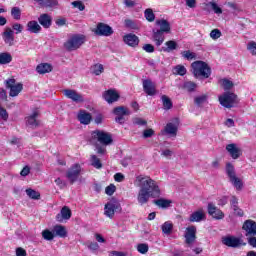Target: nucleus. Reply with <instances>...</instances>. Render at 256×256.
I'll list each match as a JSON object with an SVG mask.
<instances>
[{"mask_svg":"<svg viewBox=\"0 0 256 256\" xmlns=\"http://www.w3.org/2000/svg\"><path fill=\"white\" fill-rule=\"evenodd\" d=\"M121 211H123L121 203H119V200L115 198H112L104 206V215L109 219H113V217H115V213H121Z\"/></svg>","mask_w":256,"mask_h":256,"instance_id":"obj_6","label":"nucleus"},{"mask_svg":"<svg viewBox=\"0 0 256 256\" xmlns=\"http://www.w3.org/2000/svg\"><path fill=\"white\" fill-rule=\"evenodd\" d=\"M42 237L45 241H53L55 239V232H51L49 229H45L42 231Z\"/></svg>","mask_w":256,"mask_h":256,"instance_id":"obj_43","label":"nucleus"},{"mask_svg":"<svg viewBox=\"0 0 256 256\" xmlns=\"http://www.w3.org/2000/svg\"><path fill=\"white\" fill-rule=\"evenodd\" d=\"M38 22L44 29H49L51 27V24L53 23V20L51 19V16L49 14H41L38 18Z\"/></svg>","mask_w":256,"mask_h":256,"instance_id":"obj_26","label":"nucleus"},{"mask_svg":"<svg viewBox=\"0 0 256 256\" xmlns=\"http://www.w3.org/2000/svg\"><path fill=\"white\" fill-rule=\"evenodd\" d=\"M77 119L80 121L81 125H89L93 119V116H91V113L87 112L86 110H80L78 112Z\"/></svg>","mask_w":256,"mask_h":256,"instance_id":"obj_22","label":"nucleus"},{"mask_svg":"<svg viewBox=\"0 0 256 256\" xmlns=\"http://www.w3.org/2000/svg\"><path fill=\"white\" fill-rule=\"evenodd\" d=\"M79 175H81V165L79 164L72 165L66 172V177L71 185L79 179Z\"/></svg>","mask_w":256,"mask_h":256,"instance_id":"obj_12","label":"nucleus"},{"mask_svg":"<svg viewBox=\"0 0 256 256\" xmlns=\"http://www.w3.org/2000/svg\"><path fill=\"white\" fill-rule=\"evenodd\" d=\"M2 38L5 45H8V47L15 45V31H13L12 28L6 27L2 33Z\"/></svg>","mask_w":256,"mask_h":256,"instance_id":"obj_16","label":"nucleus"},{"mask_svg":"<svg viewBox=\"0 0 256 256\" xmlns=\"http://www.w3.org/2000/svg\"><path fill=\"white\" fill-rule=\"evenodd\" d=\"M0 117L3 119V121H7L9 119V113H7V110L0 106Z\"/></svg>","mask_w":256,"mask_h":256,"instance_id":"obj_58","label":"nucleus"},{"mask_svg":"<svg viewBox=\"0 0 256 256\" xmlns=\"http://www.w3.org/2000/svg\"><path fill=\"white\" fill-rule=\"evenodd\" d=\"M153 135H155V130H153L152 128H148L143 131L144 139H149V137H153Z\"/></svg>","mask_w":256,"mask_h":256,"instance_id":"obj_54","label":"nucleus"},{"mask_svg":"<svg viewBox=\"0 0 256 256\" xmlns=\"http://www.w3.org/2000/svg\"><path fill=\"white\" fill-rule=\"evenodd\" d=\"M184 238V243L188 245V247H191V245L197 241V226H188L185 230Z\"/></svg>","mask_w":256,"mask_h":256,"instance_id":"obj_10","label":"nucleus"},{"mask_svg":"<svg viewBox=\"0 0 256 256\" xmlns=\"http://www.w3.org/2000/svg\"><path fill=\"white\" fill-rule=\"evenodd\" d=\"M191 67L196 79H209L211 77V66L207 62L197 60L191 64Z\"/></svg>","mask_w":256,"mask_h":256,"instance_id":"obj_2","label":"nucleus"},{"mask_svg":"<svg viewBox=\"0 0 256 256\" xmlns=\"http://www.w3.org/2000/svg\"><path fill=\"white\" fill-rule=\"evenodd\" d=\"M95 35L99 37H111L113 35V28L103 22H99L94 29Z\"/></svg>","mask_w":256,"mask_h":256,"instance_id":"obj_11","label":"nucleus"},{"mask_svg":"<svg viewBox=\"0 0 256 256\" xmlns=\"http://www.w3.org/2000/svg\"><path fill=\"white\" fill-rule=\"evenodd\" d=\"M161 100L164 109H166L167 111H169V109H173V102L171 101V98H169L167 95H162Z\"/></svg>","mask_w":256,"mask_h":256,"instance_id":"obj_40","label":"nucleus"},{"mask_svg":"<svg viewBox=\"0 0 256 256\" xmlns=\"http://www.w3.org/2000/svg\"><path fill=\"white\" fill-rule=\"evenodd\" d=\"M137 251L138 253H141V255H146V253H149V244L147 243L138 244Z\"/></svg>","mask_w":256,"mask_h":256,"instance_id":"obj_46","label":"nucleus"},{"mask_svg":"<svg viewBox=\"0 0 256 256\" xmlns=\"http://www.w3.org/2000/svg\"><path fill=\"white\" fill-rule=\"evenodd\" d=\"M90 161H91L92 167H94L95 169L103 168V163H101V159H99V157H97V155H92L90 157Z\"/></svg>","mask_w":256,"mask_h":256,"instance_id":"obj_39","label":"nucleus"},{"mask_svg":"<svg viewBox=\"0 0 256 256\" xmlns=\"http://www.w3.org/2000/svg\"><path fill=\"white\" fill-rule=\"evenodd\" d=\"M91 141H98L101 145H111L113 136L103 130H94L91 132Z\"/></svg>","mask_w":256,"mask_h":256,"instance_id":"obj_5","label":"nucleus"},{"mask_svg":"<svg viewBox=\"0 0 256 256\" xmlns=\"http://www.w3.org/2000/svg\"><path fill=\"white\" fill-rule=\"evenodd\" d=\"M133 123L134 125L143 126V125H147V120H144L142 118H134Z\"/></svg>","mask_w":256,"mask_h":256,"instance_id":"obj_60","label":"nucleus"},{"mask_svg":"<svg viewBox=\"0 0 256 256\" xmlns=\"http://www.w3.org/2000/svg\"><path fill=\"white\" fill-rule=\"evenodd\" d=\"M23 91V84L18 83L15 84L12 88H10V97H17Z\"/></svg>","mask_w":256,"mask_h":256,"instance_id":"obj_36","label":"nucleus"},{"mask_svg":"<svg viewBox=\"0 0 256 256\" xmlns=\"http://www.w3.org/2000/svg\"><path fill=\"white\" fill-rule=\"evenodd\" d=\"M171 203H173V201L165 198L154 200V204L161 209H169V207H171Z\"/></svg>","mask_w":256,"mask_h":256,"instance_id":"obj_32","label":"nucleus"},{"mask_svg":"<svg viewBox=\"0 0 256 256\" xmlns=\"http://www.w3.org/2000/svg\"><path fill=\"white\" fill-rule=\"evenodd\" d=\"M13 61V56L9 52L0 53V65H9Z\"/></svg>","mask_w":256,"mask_h":256,"instance_id":"obj_34","label":"nucleus"},{"mask_svg":"<svg viewBox=\"0 0 256 256\" xmlns=\"http://www.w3.org/2000/svg\"><path fill=\"white\" fill-rule=\"evenodd\" d=\"M165 46L166 47H162L160 51H163V53H171L178 49L179 44H177L175 40H169L165 42Z\"/></svg>","mask_w":256,"mask_h":256,"instance_id":"obj_27","label":"nucleus"},{"mask_svg":"<svg viewBox=\"0 0 256 256\" xmlns=\"http://www.w3.org/2000/svg\"><path fill=\"white\" fill-rule=\"evenodd\" d=\"M205 219V212H203V210H197L190 215L188 220L190 223H201V221H205Z\"/></svg>","mask_w":256,"mask_h":256,"instance_id":"obj_23","label":"nucleus"},{"mask_svg":"<svg viewBox=\"0 0 256 256\" xmlns=\"http://www.w3.org/2000/svg\"><path fill=\"white\" fill-rule=\"evenodd\" d=\"M220 105L226 109H231L235 107L237 103V95L233 92H225L223 95L218 97Z\"/></svg>","mask_w":256,"mask_h":256,"instance_id":"obj_8","label":"nucleus"},{"mask_svg":"<svg viewBox=\"0 0 256 256\" xmlns=\"http://www.w3.org/2000/svg\"><path fill=\"white\" fill-rule=\"evenodd\" d=\"M36 3H39L41 7H57L59 1L57 0H34Z\"/></svg>","mask_w":256,"mask_h":256,"instance_id":"obj_35","label":"nucleus"},{"mask_svg":"<svg viewBox=\"0 0 256 256\" xmlns=\"http://www.w3.org/2000/svg\"><path fill=\"white\" fill-rule=\"evenodd\" d=\"M113 115H116L115 122L119 123V125H123L125 123V117H129L131 115V111L129 108L125 106H118L112 110Z\"/></svg>","mask_w":256,"mask_h":256,"instance_id":"obj_9","label":"nucleus"},{"mask_svg":"<svg viewBox=\"0 0 256 256\" xmlns=\"http://www.w3.org/2000/svg\"><path fill=\"white\" fill-rule=\"evenodd\" d=\"M234 214L237 215V217H243L245 215V212H243V209L239 208V206H235L233 208Z\"/></svg>","mask_w":256,"mask_h":256,"instance_id":"obj_61","label":"nucleus"},{"mask_svg":"<svg viewBox=\"0 0 256 256\" xmlns=\"http://www.w3.org/2000/svg\"><path fill=\"white\" fill-rule=\"evenodd\" d=\"M12 31H15L16 35L23 33V25L17 22L12 24Z\"/></svg>","mask_w":256,"mask_h":256,"instance_id":"obj_51","label":"nucleus"},{"mask_svg":"<svg viewBox=\"0 0 256 256\" xmlns=\"http://www.w3.org/2000/svg\"><path fill=\"white\" fill-rule=\"evenodd\" d=\"M142 87L144 93L148 95V97H155L157 95V86L155 85V82L151 79H145L142 81Z\"/></svg>","mask_w":256,"mask_h":256,"instance_id":"obj_13","label":"nucleus"},{"mask_svg":"<svg viewBox=\"0 0 256 256\" xmlns=\"http://www.w3.org/2000/svg\"><path fill=\"white\" fill-rule=\"evenodd\" d=\"M164 235H171L173 233V223L166 221L161 226Z\"/></svg>","mask_w":256,"mask_h":256,"instance_id":"obj_38","label":"nucleus"},{"mask_svg":"<svg viewBox=\"0 0 256 256\" xmlns=\"http://www.w3.org/2000/svg\"><path fill=\"white\" fill-rule=\"evenodd\" d=\"M207 210L208 215H210V217H212L213 219H216V221H221V219H225V213H223L221 209L217 208L215 204L211 202L208 203Z\"/></svg>","mask_w":256,"mask_h":256,"instance_id":"obj_14","label":"nucleus"},{"mask_svg":"<svg viewBox=\"0 0 256 256\" xmlns=\"http://www.w3.org/2000/svg\"><path fill=\"white\" fill-rule=\"evenodd\" d=\"M207 99H209V96L207 94H203L201 96L195 97L194 103L197 105V107H201L203 103H207Z\"/></svg>","mask_w":256,"mask_h":256,"instance_id":"obj_41","label":"nucleus"},{"mask_svg":"<svg viewBox=\"0 0 256 256\" xmlns=\"http://www.w3.org/2000/svg\"><path fill=\"white\" fill-rule=\"evenodd\" d=\"M222 245L226 247H231L232 249H237L239 247H245L247 242L243 241L242 238L233 235L223 236L221 238Z\"/></svg>","mask_w":256,"mask_h":256,"instance_id":"obj_7","label":"nucleus"},{"mask_svg":"<svg viewBox=\"0 0 256 256\" xmlns=\"http://www.w3.org/2000/svg\"><path fill=\"white\" fill-rule=\"evenodd\" d=\"M165 133H167V135H172V137H177V125L169 122L166 124L165 128H164Z\"/></svg>","mask_w":256,"mask_h":256,"instance_id":"obj_33","label":"nucleus"},{"mask_svg":"<svg viewBox=\"0 0 256 256\" xmlns=\"http://www.w3.org/2000/svg\"><path fill=\"white\" fill-rule=\"evenodd\" d=\"M142 49L146 53H155V46L153 44H144Z\"/></svg>","mask_w":256,"mask_h":256,"instance_id":"obj_56","label":"nucleus"},{"mask_svg":"<svg viewBox=\"0 0 256 256\" xmlns=\"http://www.w3.org/2000/svg\"><path fill=\"white\" fill-rule=\"evenodd\" d=\"M226 151H228L232 159H239L240 156L243 155V152L240 150L239 147H237V144L235 143L228 144L226 146Z\"/></svg>","mask_w":256,"mask_h":256,"instance_id":"obj_21","label":"nucleus"},{"mask_svg":"<svg viewBox=\"0 0 256 256\" xmlns=\"http://www.w3.org/2000/svg\"><path fill=\"white\" fill-rule=\"evenodd\" d=\"M242 229L246 232V237L256 236V222L254 220H246L242 225Z\"/></svg>","mask_w":256,"mask_h":256,"instance_id":"obj_17","label":"nucleus"},{"mask_svg":"<svg viewBox=\"0 0 256 256\" xmlns=\"http://www.w3.org/2000/svg\"><path fill=\"white\" fill-rule=\"evenodd\" d=\"M72 6L76 9H79L80 11H85V4H83L81 1L72 2Z\"/></svg>","mask_w":256,"mask_h":256,"instance_id":"obj_57","label":"nucleus"},{"mask_svg":"<svg viewBox=\"0 0 256 256\" xmlns=\"http://www.w3.org/2000/svg\"><path fill=\"white\" fill-rule=\"evenodd\" d=\"M174 74L184 77V75H187V68H185L183 65H177L174 67Z\"/></svg>","mask_w":256,"mask_h":256,"instance_id":"obj_44","label":"nucleus"},{"mask_svg":"<svg viewBox=\"0 0 256 256\" xmlns=\"http://www.w3.org/2000/svg\"><path fill=\"white\" fill-rule=\"evenodd\" d=\"M16 256H27V251L19 247L16 249Z\"/></svg>","mask_w":256,"mask_h":256,"instance_id":"obj_64","label":"nucleus"},{"mask_svg":"<svg viewBox=\"0 0 256 256\" xmlns=\"http://www.w3.org/2000/svg\"><path fill=\"white\" fill-rule=\"evenodd\" d=\"M103 71H105V68L103 67L102 64H95L92 67V74L93 75H101V73H103Z\"/></svg>","mask_w":256,"mask_h":256,"instance_id":"obj_48","label":"nucleus"},{"mask_svg":"<svg viewBox=\"0 0 256 256\" xmlns=\"http://www.w3.org/2000/svg\"><path fill=\"white\" fill-rule=\"evenodd\" d=\"M103 99L106 100L109 104L111 103H117L119 99H121V95L117 93L114 89L106 90L103 95Z\"/></svg>","mask_w":256,"mask_h":256,"instance_id":"obj_18","label":"nucleus"},{"mask_svg":"<svg viewBox=\"0 0 256 256\" xmlns=\"http://www.w3.org/2000/svg\"><path fill=\"white\" fill-rule=\"evenodd\" d=\"M248 241V245H250V247H253L254 249H256V236H251L249 238H247Z\"/></svg>","mask_w":256,"mask_h":256,"instance_id":"obj_62","label":"nucleus"},{"mask_svg":"<svg viewBox=\"0 0 256 256\" xmlns=\"http://www.w3.org/2000/svg\"><path fill=\"white\" fill-rule=\"evenodd\" d=\"M161 30H153V41L155 42L156 47H161L165 41V35Z\"/></svg>","mask_w":256,"mask_h":256,"instance_id":"obj_24","label":"nucleus"},{"mask_svg":"<svg viewBox=\"0 0 256 256\" xmlns=\"http://www.w3.org/2000/svg\"><path fill=\"white\" fill-rule=\"evenodd\" d=\"M11 16L15 21H19L21 19V8L19 7H13L11 9Z\"/></svg>","mask_w":256,"mask_h":256,"instance_id":"obj_47","label":"nucleus"},{"mask_svg":"<svg viewBox=\"0 0 256 256\" xmlns=\"http://www.w3.org/2000/svg\"><path fill=\"white\" fill-rule=\"evenodd\" d=\"M181 55L184 59H187V61H193V59H195V53L190 52L189 50L182 51Z\"/></svg>","mask_w":256,"mask_h":256,"instance_id":"obj_49","label":"nucleus"},{"mask_svg":"<svg viewBox=\"0 0 256 256\" xmlns=\"http://www.w3.org/2000/svg\"><path fill=\"white\" fill-rule=\"evenodd\" d=\"M54 236L61 237L64 239V237H67V229H65V226L63 225H55L53 227Z\"/></svg>","mask_w":256,"mask_h":256,"instance_id":"obj_31","label":"nucleus"},{"mask_svg":"<svg viewBox=\"0 0 256 256\" xmlns=\"http://www.w3.org/2000/svg\"><path fill=\"white\" fill-rule=\"evenodd\" d=\"M115 191H117V187H115L114 184H110L109 186H107L105 188V193H106V195H109V196L113 195V193H115Z\"/></svg>","mask_w":256,"mask_h":256,"instance_id":"obj_55","label":"nucleus"},{"mask_svg":"<svg viewBox=\"0 0 256 256\" xmlns=\"http://www.w3.org/2000/svg\"><path fill=\"white\" fill-rule=\"evenodd\" d=\"M156 24L160 26L158 31H161L162 33H171V24L169 21L160 19L156 21Z\"/></svg>","mask_w":256,"mask_h":256,"instance_id":"obj_30","label":"nucleus"},{"mask_svg":"<svg viewBox=\"0 0 256 256\" xmlns=\"http://www.w3.org/2000/svg\"><path fill=\"white\" fill-rule=\"evenodd\" d=\"M123 41L129 47H138L139 46V37L133 33L124 35Z\"/></svg>","mask_w":256,"mask_h":256,"instance_id":"obj_20","label":"nucleus"},{"mask_svg":"<svg viewBox=\"0 0 256 256\" xmlns=\"http://www.w3.org/2000/svg\"><path fill=\"white\" fill-rule=\"evenodd\" d=\"M36 71L39 75H45V73H51L53 71V66L49 63H41L36 67Z\"/></svg>","mask_w":256,"mask_h":256,"instance_id":"obj_29","label":"nucleus"},{"mask_svg":"<svg viewBox=\"0 0 256 256\" xmlns=\"http://www.w3.org/2000/svg\"><path fill=\"white\" fill-rule=\"evenodd\" d=\"M184 89L188 91V93H193L197 89V83L193 81H188L184 83Z\"/></svg>","mask_w":256,"mask_h":256,"instance_id":"obj_45","label":"nucleus"},{"mask_svg":"<svg viewBox=\"0 0 256 256\" xmlns=\"http://www.w3.org/2000/svg\"><path fill=\"white\" fill-rule=\"evenodd\" d=\"M63 95H65L67 99L73 101V103H83L85 101L83 95L79 94L76 90L64 89Z\"/></svg>","mask_w":256,"mask_h":256,"instance_id":"obj_15","label":"nucleus"},{"mask_svg":"<svg viewBox=\"0 0 256 256\" xmlns=\"http://www.w3.org/2000/svg\"><path fill=\"white\" fill-rule=\"evenodd\" d=\"M210 37L211 39H213L214 41H217V39H219L221 37V30L219 29H213L210 32Z\"/></svg>","mask_w":256,"mask_h":256,"instance_id":"obj_53","label":"nucleus"},{"mask_svg":"<svg viewBox=\"0 0 256 256\" xmlns=\"http://www.w3.org/2000/svg\"><path fill=\"white\" fill-rule=\"evenodd\" d=\"M226 175L230 181V183L237 189V191H241L243 189V180L237 177V172L235 171V166L231 162L226 163L225 167Z\"/></svg>","mask_w":256,"mask_h":256,"instance_id":"obj_4","label":"nucleus"},{"mask_svg":"<svg viewBox=\"0 0 256 256\" xmlns=\"http://www.w3.org/2000/svg\"><path fill=\"white\" fill-rule=\"evenodd\" d=\"M37 117H39V112L34 111L32 115L26 118V125H29L33 129H36V127H39V121L37 120Z\"/></svg>","mask_w":256,"mask_h":256,"instance_id":"obj_25","label":"nucleus"},{"mask_svg":"<svg viewBox=\"0 0 256 256\" xmlns=\"http://www.w3.org/2000/svg\"><path fill=\"white\" fill-rule=\"evenodd\" d=\"M73 213L71 212V208L69 206H63L60 210V213L56 215V221L58 223H63V221H69Z\"/></svg>","mask_w":256,"mask_h":256,"instance_id":"obj_19","label":"nucleus"},{"mask_svg":"<svg viewBox=\"0 0 256 256\" xmlns=\"http://www.w3.org/2000/svg\"><path fill=\"white\" fill-rule=\"evenodd\" d=\"M207 5L211 6L212 10L214 11V13L216 15H221V13H223V9H221V7H219V5H217V3L209 2Z\"/></svg>","mask_w":256,"mask_h":256,"instance_id":"obj_50","label":"nucleus"},{"mask_svg":"<svg viewBox=\"0 0 256 256\" xmlns=\"http://www.w3.org/2000/svg\"><path fill=\"white\" fill-rule=\"evenodd\" d=\"M26 27L29 33H34V34L41 33V25H39V23L35 20L29 21Z\"/></svg>","mask_w":256,"mask_h":256,"instance_id":"obj_28","label":"nucleus"},{"mask_svg":"<svg viewBox=\"0 0 256 256\" xmlns=\"http://www.w3.org/2000/svg\"><path fill=\"white\" fill-rule=\"evenodd\" d=\"M144 17L149 23H153V21H155V13H153V9L147 8L144 11Z\"/></svg>","mask_w":256,"mask_h":256,"instance_id":"obj_42","label":"nucleus"},{"mask_svg":"<svg viewBox=\"0 0 256 256\" xmlns=\"http://www.w3.org/2000/svg\"><path fill=\"white\" fill-rule=\"evenodd\" d=\"M85 41H87V37L85 35L73 34L66 42H64V49L69 52L77 51V49H81V47L85 45Z\"/></svg>","mask_w":256,"mask_h":256,"instance_id":"obj_3","label":"nucleus"},{"mask_svg":"<svg viewBox=\"0 0 256 256\" xmlns=\"http://www.w3.org/2000/svg\"><path fill=\"white\" fill-rule=\"evenodd\" d=\"M16 80L14 78H10L6 80V87L7 89H11L12 87H15Z\"/></svg>","mask_w":256,"mask_h":256,"instance_id":"obj_63","label":"nucleus"},{"mask_svg":"<svg viewBox=\"0 0 256 256\" xmlns=\"http://www.w3.org/2000/svg\"><path fill=\"white\" fill-rule=\"evenodd\" d=\"M222 87H223L224 91H229V89L233 88V82L229 79H224L222 81Z\"/></svg>","mask_w":256,"mask_h":256,"instance_id":"obj_52","label":"nucleus"},{"mask_svg":"<svg viewBox=\"0 0 256 256\" xmlns=\"http://www.w3.org/2000/svg\"><path fill=\"white\" fill-rule=\"evenodd\" d=\"M26 195H28L29 198L33 199L34 201H39V199H41V193L33 188L26 189Z\"/></svg>","mask_w":256,"mask_h":256,"instance_id":"obj_37","label":"nucleus"},{"mask_svg":"<svg viewBox=\"0 0 256 256\" xmlns=\"http://www.w3.org/2000/svg\"><path fill=\"white\" fill-rule=\"evenodd\" d=\"M136 183L140 187L137 201L140 205L149 203V198L159 199L161 197V188L155 180L149 176L139 175L136 177Z\"/></svg>","mask_w":256,"mask_h":256,"instance_id":"obj_1","label":"nucleus"},{"mask_svg":"<svg viewBox=\"0 0 256 256\" xmlns=\"http://www.w3.org/2000/svg\"><path fill=\"white\" fill-rule=\"evenodd\" d=\"M247 49L251 51L252 55H256V42L252 41L248 43Z\"/></svg>","mask_w":256,"mask_h":256,"instance_id":"obj_59","label":"nucleus"}]
</instances>
